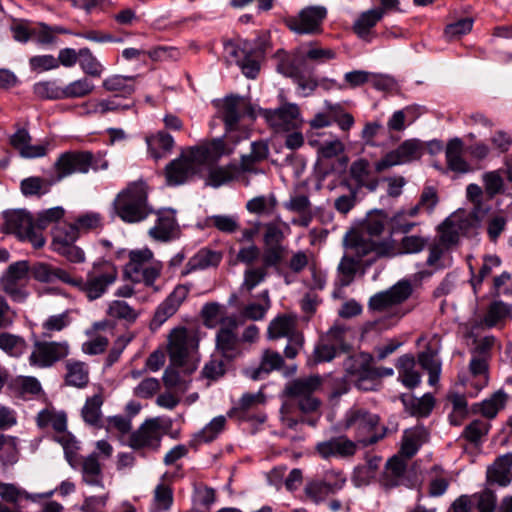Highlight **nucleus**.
Segmentation results:
<instances>
[{"mask_svg":"<svg viewBox=\"0 0 512 512\" xmlns=\"http://www.w3.org/2000/svg\"><path fill=\"white\" fill-rule=\"evenodd\" d=\"M268 276V271L262 266L248 267L244 271V279L242 283V289L251 292L260 283L264 282Z\"/></svg>","mask_w":512,"mask_h":512,"instance_id":"nucleus-64","label":"nucleus"},{"mask_svg":"<svg viewBox=\"0 0 512 512\" xmlns=\"http://www.w3.org/2000/svg\"><path fill=\"white\" fill-rule=\"evenodd\" d=\"M189 295V287L178 284L173 291L158 305L150 322V329L157 330L180 308Z\"/></svg>","mask_w":512,"mask_h":512,"instance_id":"nucleus-19","label":"nucleus"},{"mask_svg":"<svg viewBox=\"0 0 512 512\" xmlns=\"http://www.w3.org/2000/svg\"><path fill=\"white\" fill-rule=\"evenodd\" d=\"M424 153V145L419 139H407L396 149L386 153L375 163L376 172H383L393 166L419 160Z\"/></svg>","mask_w":512,"mask_h":512,"instance_id":"nucleus-12","label":"nucleus"},{"mask_svg":"<svg viewBox=\"0 0 512 512\" xmlns=\"http://www.w3.org/2000/svg\"><path fill=\"white\" fill-rule=\"evenodd\" d=\"M349 176L357 186L365 188L369 192H375L379 186V179L373 175L370 163L367 159L360 158L353 161L349 167Z\"/></svg>","mask_w":512,"mask_h":512,"instance_id":"nucleus-24","label":"nucleus"},{"mask_svg":"<svg viewBox=\"0 0 512 512\" xmlns=\"http://www.w3.org/2000/svg\"><path fill=\"white\" fill-rule=\"evenodd\" d=\"M3 222L0 231L4 234L14 235L19 241L30 243L33 248L40 249L45 245L46 239L36 229L34 217L25 209L5 210L1 214Z\"/></svg>","mask_w":512,"mask_h":512,"instance_id":"nucleus-7","label":"nucleus"},{"mask_svg":"<svg viewBox=\"0 0 512 512\" xmlns=\"http://www.w3.org/2000/svg\"><path fill=\"white\" fill-rule=\"evenodd\" d=\"M315 451L324 460L331 458L345 459L356 453L357 445L347 436L341 435L318 442Z\"/></svg>","mask_w":512,"mask_h":512,"instance_id":"nucleus-22","label":"nucleus"},{"mask_svg":"<svg viewBox=\"0 0 512 512\" xmlns=\"http://www.w3.org/2000/svg\"><path fill=\"white\" fill-rule=\"evenodd\" d=\"M421 446V435L417 431H405L401 447L399 450V455L401 458H405V460L411 459L419 450Z\"/></svg>","mask_w":512,"mask_h":512,"instance_id":"nucleus-59","label":"nucleus"},{"mask_svg":"<svg viewBox=\"0 0 512 512\" xmlns=\"http://www.w3.org/2000/svg\"><path fill=\"white\" fill-rule=\"evenodd\" d=\"M226 418L222 415L213 418L201 431L194 436V441L198 443H209L215 440L224 430Z\"/></svg>","mask_w":512,"mask_h":512,"instance_id":"nucleus-52","label":"nucleus"},{"mask_svg":"<svg viewBox=\"0 0 512 512\" xmlns=\"http://www.w3.org/2000/svg\"><path fill=\"white\" fill-rule=\"evenodd\" d=\"M195 340L185 327H176L169 334L168 354L173 366L184 367Z\"/></svg>","mask_w":512,"mask_h":512,"instance_id":"nucleus-20","label":"nucleus"},{"mask_svg":"<svg viewBox=\"0 0 512 512\" xmlns=\"http://www.w3.org/2000/svg\"><path fill=\"white\" fill-rule=\"evenodd\" d=\"M68 354L69 344L66 341L56 342L35 339L34 350L29 357V362L32 366L40 368L51 367Z\"/></svg>","mask_w":512,"mask_h":512,"instance_id":"nucleus-15","label":"nucleus"},{"mask_svg":"<svg viewBox=\"0 0 512 512\" xmlns=\"http://www.w3.org/2000/svg\"><path fill=\"white\" fill-rule=\"evenodd\" d=\"M372 363L373 357L368 353L352 356L345 363L347 373L353 378L359 390L371 391L376 388L379 374Z\"/></svg>","mask_w":512,"mask_h":512,"instance_id":"nucleus-11","label":"nucleus"},{"mask_svg":"<svg viewBox=\"0 0 512 512\" xmlns=\"http://www.w3.org/2000/svg\"><path fill=\"white\" fill-rule=\"evenodd\" d=\"M28 272V263L18 261L11 264L1 278L3 291L15 302H24L28 296L25 289Z\"/></svg>","mask_w":512,"mask_h":512,"instance_id":"nucleus-14","label":"nucleus"},{"mask_svg":"<svg viewBox=\"0 0 512 512\" xmlns=\"http://www.w3.org/2000/svg\"><path fill=\"white\" fill-rule=\"evenodd\" d=\"M78 55V63L82 71L88 76L99 78L104 71V66L92 51L87 47L81 48L78 51Z\"/></svg>","mask_w":512,"mask_h":512,"instance_id":"nucleus-47","label":"nucleus"},{"mask_svg":"<svg viewBox=\"0 0 512 512\" xmlns=\"http://www.w3.org/2000/svg\"><path fill=\"white\" fill-rule=\"evenodd\" d=\"M269 46L267 37L263 35L254 40L226 41L224 52L227 62L236 64L245 77L255 79Z\"/></svg>","mask_w":512,"mask_h":512,"instance_id":"nucleus-3","label":"nucleus"},{"mask_svg":"<svg viewBox=\"0 0 512 512\" xmlns=\"http://www.w3.org/2000/svg\"><path fill=\"white\" fill-rule=\"evenodd\" d=\"M490 428L491 425L487 421L476 419L464 428L461 437L472 444H477L488 434Z\"/></svg>","mask_w":512,"mask_h":512,"instance_id":"nucleus-58","label":"nucleus"},{"mask_svg":"<svg viewBox=\"0 0 512 512\" xmlns=\"http://www.w3.org/2000/svg\"><path fill=\"white\" fill-rule=\"evenodd\" d=\"M464 142L458 137L450 139L446 145L445 158L448 169L456 173H467L470 171L468 162L464 159Z\"/></svg>","mask_w":512,"mask_h":512,"instance_id":"nucleus-31","label":"nucleus"},{"mask_svg":"<svg viewBox=\"0 0 512 512\" xmlns=\"http://www.w3.org/2000/svg\"><path fill=\"white\" fill-rule=\"evenodd\" d=\"M267 333L270 339H279L290 338L291 335L299 332L295 330V323L291 317L281 315L270 322Z\"/></svg>","mask_w":512,"mask_h":512,"instance_id":"nucleus-46","label":"nucleus"},{"mask_svg":"<svg viewBox=\"0 0 512 512\" xmlns=\"http://www.w3.org/2000/svg\"><path fill=\"white\" fill-rule=\"evenodd\" d=\"M216 333V350L227 360H233L241 353L240 339L236 334L238 321L236 316H225L219 320Z\"/></svg>","mask_w":512,"mask_h":512,"instance_id":"nucleus-13","label":"nucleus"},{"mask_svg":"<svg viewBox=\"0 0 512 512\" xmlns=\"http://www.w3.org/2000/svg\"><path fill=\"white\" fill-rule=\"evenodd\" d=\"M380 416L360 406H353L346 411L343 419L345 430L353 432L356 441L364 447L372 446L390 434L396 433L398 424L380 426Z\"/></svg>","mask_w":512,"mask_h":512,"instance_id":"nucleus-2","label":"nucleus"},{"mask_svg":"<svg viewBox=\"0 0 512 512\" xmlns=\"http://www.w3.org/2000/svg\"><path fill=\"white\" fill-rule=\"evenodd\" d=\"M179 369H182L185 374H191L196 369V366L186 364L184 367H177L170 363V366L164 371L163 383L169 389L178 388L181 391H186L188 389V382L181 376Z\"/></svg>","mask_w":512,"mask_h":512,"instance_id":"nucleus-42","label":"nucleus"},{"mask_svg":"<svg viewBox=\"0 0 512 512\" xmlns=\"http://www.w3.org/2000/svg\"><path fill=\"white\" fill-rule=\"evenodd\" d=\"M237 171L238 167L235 164L213 168L209 171L207 184L218 188L232 181Z\"/></svg>","mask_w":512,"mask_h":512,"instance_id":"nucleus-55","label":"nucleus"},{"mask_svg":"<svg viewBox=\"0 0 512 512\" xmlns=\"http://www.w3.org/2000/svg\"><path fill=\"white\" fill-rule=\"evenodd\" d=\"M322 378L319 375L300 377L289 382L285 387L286 395L291 400L313 394L320 388Z\"/></svg>","mask_w":512,"mask_h":512,"instance_id":"nucleus-36","label":"nucleus"},{"mask_svg":"<svg viewBox=\"0 0 512 512\" xmlns=\"http://www.w3.org/2000/svg\"><path fill=\"white\" fill-rule=\"evenodd\" d=\"M327 10L322 6H309L302 9L297 17L287 21L290 30L298 34H314L321 30Z\"/></svg>","mask_w":512,"mask_h":512,"instance_id":"nucleus-21","label":"nucleus"},{"mask_svg":"<svg viewBox=\"0 0 512 512\" xmlns=\"http://www.w3.org/2000/svg\"><path fill=\"white\" fill-rule=\"evenodd\" d=\"M401 399L403 404L410 408L411 414L419 417H427L435 405L434 397L430 393L424 394L421 398L403 395Z\"/></svg>","mask_w":512,"mask_h":512,"instance_id":"nucleus-44","label":"nucleus"},{"mask_svg":"<svg viewBox=\"0 0 512 512\" xmlns=\"http://www.w3.org/2000/svg\"><path fill=\"white\" fill-rule=\"evenodd\" d=\"M94 90L93 83L86 77L77 79L63 86L64 99L83 98Z\"/></svg>","mask_w":512,"mask_h":512,"instance_id":"nucleus-57","label":"nucleus"},{"mask_svg":"<svg viewBox=\"0 0 512 512\" xmlns=\"http://www.w3.org/2000/svg\"><path fill=\"white\" fill-rule=\"evenodd\" d=\"M65 382L69 386L84 388L89 382V368L86 363L70 359L66 362Z\"/></svg>","mask_w":512,"mask_h":512,"instance_id":"nucleus-41","label":"nucleus"},{"mask_svg":"<svg viewBox=\"0 0 512 512\" xmlns=\"http://www.w3.org/2000/svg\"><path fill=\"white\" fill-rule=\"evenodd\" d=\"M136 76L112 75L105 78L102 87L108 91L116 93L118 97L128 99L136 90Z\"/></svg>","mask_w":512,"mask_h":512,"instance_id":"nucleus-38","label":"nucleus"},{"mask_svg":"<svg viewBox=\"0 0 512 512\" xmlns=\"http://www.w3.org/2000/svg\"><path fill=\"white\" fill-rule=\"evenodd\" d=\"M413 293V287L409 280H400L389 289L378 292L370 297L368 309L373 312L385 313L380 319L385 328L394 326L406 312L399 307Z\"/></svg>","mask_w":512,"mask_h":512,"instance_id":"nucleus-5","label":"nucleus"},{"mask_svg":"<svg viewBox=\"0 0 512 512\" xmlns=\"http://www.w3.org/2000/svg\"><path fill=\"white\" fill-rule=\"evenodd\" d=\"M407 470V461L398 455L391 457L381 477V485L386 489H392L403 482Z\"/></svg>","mask_w":512,"mask_h":512,"instance_id":"nucleus-33","label":"nucleus"},{"mask_svg":"<svg viewBox=\"0 0 512 512\" xmlns=\"http://www.w3.org/2000/svg\"><path fill=\"white\" fill-rule=\"evenodd\" d=\"M107 315L131 324L137 320L139 313L125 301L114 300L108 305Z\"/></svg>","mask_w":512,"mask_h":512,"instance_id":"nucleus-53","label":"nucleus"},{"mask_svg":"<svg viewBox=\"0 0 512 512\" xmlns=\"http://www.w3.org/2000/svg\"><path fill=\"white\" fill-rule=\"evenodd\" d=\"M147 144L151 155L155 159L162 157V154L157 151L161 150L163 153L170 152L174 146L173 137L166 131H159L155 135L147 138Z\"/></svg>","mask_w":512,"mask_h":512,"instance_id":"nucleus-50","label":"nucleus"},{"mask_svg":"<svg viewBox=\"0 0 512 512\" xmlns=\"http://www.w3.org/2000/svg\"><path fill=\"white\" fill-rule=\"evenodd\" d=\"M416 362L413 356L405 354L398 358L396 368L399 372V379L402 384L413 389L420 384L421 376L415 370Z\"/></svg>","mask_w":512,"mask_h":512,"instance_id":"nucleus-39","label":"nucleus"},{"mask_svg":"<svg viewBox=\"0 0 512 512\" xmlns=\"http://www.w3.org/2000/svg\"><path fill=\"white\" fill-rule=\"evenodd\" d=\"M79 237L78 230H76L73 223L64 222L54 227L51 248L69 262L83 263L85 261V253L80 247L75 245Z\"/></svg>","mask_w":512,"mask_h":512,"instance_id":"nucleus-9","label":"nucleus"},{"mask_svg":"<svg viewBox=\"0 0 512 512\" xmlns=\"http://www.w3.org/2000/svg\"><path fill=\"white\" fill-rule=\"evenodd\" d=\"M274 59L276 61V71L287 78H291L304 96L312 94L318 87L314 68L309 66L303 54L278 50Z\"/></svg>","mask_w":512,"mask_h":512,"instance_id":"nucleus-6","label":"nucleus"},{"mask_svg":"<svg viewBox=\"0 0 512 512\" xmlns=\"http://www.w3.org/2000/svg\"><path fill=\"white\" fill-rule=\"evenodd\" d=\"M82 477L87 485L103 487L102 467L97 452H93L83 459Z\"/></svg>","mask_w":512,"mask_h":512,"instance_id":"nucleus-40","label":"nucleus"},{"mask_svg":"<svg viewBox=\"0 0 512 512\" xmlns=\"http://www.w3.org/2000/svg\"><path fill=\"white\" fill-rule=\"evenodd\" d=\"M428 245V239L419 235L404 236L399 242L391 237L386 239L385 249L382 254H388V258H393L405 254H416L425 249Z\"/></svg>","mask_w":512,"mask_h":512,"instance_id":"nucleus-23","label":"nucleus"},{"mask_svg":"<svg viewBox=\"0 0 512 512\" xmlns=\"http://www.w3.org/2000/svg\"><path fill=\"white\" fill-rule=\"evenodd\" d=\"M157 215L156 224L149 229V235L154 240L166 242L172 238V234L177 226L174 211L171 209H161L155 211Z\"/></svg>","mask_w":512,"mask_h":512,"instance_id":"nucleus-28","label":"nucleus"},{"mask_svg":"<svg viewBox=\"0 0 512 512\" xmlns=\"http://www.w3.org/2000/svg\"><path fill=\"white\" fill-rule=\"evenodd\" d=\"M347 479L340 470H328L323 480L311 481L305 487L306 496L315 503L325 500L330 494L340 491Z\"/></svg>","mask_w":512,"mask_h":512,"instance_id":"nucleus-16","label":"nucleus"},{"mask_svg":"<svg viewBox=\"0 0 512 512\" xmlns=\"http://www.w3.org/2000/svg\"><path fill=\"white\" fill-rule=\"evenodd\" d=\"M507 395L499 390L495 392L489 399L482 401L479 406V412L488 419L496 417L498 412L504 408Z\"/></svg>","mask_w":512,"mask_h":512,"instance_id":"nucleus-54","label":"nucleus"},{"mask_svg":"<svg viewBox=\"0 0 512 512\" xmlns=\"http://www.w3.org/2000/svg\"><path fill=\"white\" fill-rule=\"evenodd\" d=\"M117 277L118 270L112 262L106 260L97 261L93 263L85 279L78 278L77 289L89 301H94L107 292L108 288L115 283Z\"/></svg>","mask_w":512,"mask_h":512,"instance_id":"nucleus-8","label":"nucleus"},{"mask_svg":"<svg viewBox=\"0 0 512 512\" xmlns=\"http://www.w3.org/2000/svg\"><path fill=\"white\" fill-rule=\"evenodd\" d=\"M300 112L296 104H285L278 109H265L263 116L270 126L277 130H288L298 118Z\"/></svg>","mask_w":512,"mask_h":512,"instance_id":"nucleus-26","label":"nucleus"},{"mask_svg":"<svg viewBox=\"0 0 512 512\" xmlns=\"http://www.w3.org/2000/svg\"><path fill=\"white\" fill-rule=\"evenodd\" d=\"M216 106L218 117L224 123V135L213 139L209 146H194L181 154L192 167H195L196 171L210 157L219 158L233 153L235 147L250 136V129L242 124V119L256 118L253 106L239 95L226 96L221 104Z\"/></svg>","mask_w":512,"mask_h":512,"instance_id":"nucleus-1","label":"nucleus"},{"mask_svg":"<svg viewBox=\"0 0 512 512\" xmlns=\"http://www.w3.org/2000/svg\"><path fill=\"white\" fill-rule=\"evenodd\" d=\"M65 215V209L61 206L52 207L49 209L42 210L37 213L34 218L36 229H39L41 233L49 225L59 222Z\"/></svg>","mask_w":512,"mask_h":512,"instance_id":"nucleus-60","label":"nucleus"},{"mask_svg":"<svg viewBox=\"0 0 512 512\" xmlns=\"http://www.w3.org/2000/svg\"><path fill=\"white\" fill-rule=\"evenodd\" d=\"M71 323L69 311L49 316L42 324V337L51 338L53 332H60Z\"/></svg>","mask_w":512,"mask_h":512,"instance_id":"nucleus-56","label":"nucleus"},{"mask_svg":"<svg viewBox=\"0 0 512 512\" xmlns=\"http://www.w3.org/2000/svg\"><path fill=\"white\" fill-rule=\"evenodd\" d=\"M384 244L386 239L376 241L358 233H353L344 240L346 252L354 256L364 267H369L378 258L388 257V254H382L385 249Z\"/></svg>","mask_w":512,"mask_h":512,"instance_id":"nucleus-10","label":"nucleus"},{"mask_svg":"<svg viewBox=\"0 0 512 512\" xmlns=\"http://www.w3.org/2000/svg\"><path fill=\"white\" fill-rule=\"evenodd\" d=\"M222 258V252L211 250L209 248H202L188 260L184 274L197 270H204L210 267H217L222 261Z\"/></svg>","mask_w":512,"mask_h":512,"instance_id":"nucleus-37","label":"nucleus"},{"mask_svg":"<svg viewBox=\"0 0 512 512\" xmlns=\"http://www.w3.org/2000/svg\"><path fill=\"white\" fill-rule=\"evenodd\" d=\"M91 161L90 151H67L59 155L53 167L58 183L64 178L74 174H85L89 171Z\"/></svg>","mask_w":512,"mask_h":512,"instance_id":"nucleus-17","label":"nucleus"},{"mask_svg":"<svg viewBox=\"0 0 512 512\" xmlns=\"http://www.w3.org/2000/svg\"><path fill=\"white\" fill-rule=\"evenodd\" d=\"M451 217L455 219V224L461 236L472 237L477 234L479 220L476 214H459Z\"/></svg>","mask_w":512,"mask_h":512,"instance_id":"nucleus-62","label":"nucleus"},{"mask_svg":"<svg viewBox=\"0 0 512 512\" xmlns=\"http://www.w3.org/2000/svg\"><path fill=\"white\" fill-rule=\"evenodd\" d=\"M27 348L28 344L23 337L8 332L0 333V349L9 356L18 358Z\"/></svg>","mask_w":512,"mask_h":512,"instance_id":"nucleus-45","label":"nucleus"},{"mask_svg":"<svg viewBox=\"0 0 512 512\" xmlns=\"http://www.w3.org/2000/svg\"><path fill=\"white\" fill-rule=\"evenodd\" d=\"M511 311V306L502 301H493L484 316V323L488 327H494L498 322L504 320Z\"/></svg>","mask_w":512,"mask_h":512,"instance_id":"nucleus-61","label":"nucleus"},{"mask_svg":"<svg viewBox=\"0 0 512 512\" xmlns=\"http://www.w3.org/2000/svg\"><path fill=\"white\" fill-rule=\"evenodd\" d=\"M277 205L276 197L271 194L269 197L264 195L254 197L246 203V209L253 214L269 213Z\"/></svg>","mask_w":512,"mask_h":512,"instance_id":"nucleus-63","label":"nucleus"},{"mask_svg":"<svg viewBox=\"0 0 512 512\" xmlns=\"http://www.w3.org/2000/svg\"><path fill=\"white\" fill-rule=\"evenodd\" d=\"M162 432L158 419H148L137 430L129 435L128 446L134 450L148 449L157 451L160 448Z\"/></svg>","mask_w":512,"mask_h":512,"instance_id":"nucleus-18","label":"nucleus"},{"mask_svg":"<svg viewBox=\"0 0 512 512\" xmlns=\"http://www.w3.org/2000/svg\"><path fill=\"white\" fill-rule=\"evenodd\" d=\"M284 365V359L279 352L266 349L263 351L260 364L257 367L245 369V375L256 381L264 379L272 371L279 370Z\"/></svg>","mask_w":512,"mask_h":512,"instance_id":"nucleus-27","label":"nucleus"},{"mask_svg":"<svg viewBox=\"0 0 512 512\" xmlns=\"http://www.w3.org/2000/svg\"><path fill=\"white\" fill-rule=\"evenodd\" d=\"M57 183L55 175L51 177L30 176L21 180L20 191L27 198H41L48 194Z\"/></svg>","mask_w":512,"mask_h":512,"instance_id":"nucleus-32","label":"nucleus"},{"mask_svg":"<svg viewBox=\"0 0 512 512\" xmlns=\"http://www.w3.org/2000/svg\"><path fill=\"white\" fill-rule=\"evenodd\" d=\"M512 453L499 456L487 470V481L506 487L512 481Z\"/></svg>","mask_w":512,"mask_h":512,"instance_id":"nucleus-30","label":"nucleus"},{"mask_svg":"<svg viewBox=\"0 0 512 512\" xmlns=\"http://www.w3.org/2000/svg\"><path fill=\"white\" fill-rule=\"evenodd\" d=\"M384 17V10L382 8H374L362 12L354 21L352 31L358 38L366 42H371L374 38V27Z\"/></svg>","mask_w":512,"mask_h":512,"instance_id":"nucleus-25","label":"nucleus"},{"mask_svg":"<svg viewBox=\"0 0 512 512\" xmlns=\"http://www.w3.org/2000/svg\"><path fill=\"white\" fill-rule=\"evenodd\" d=\"M103 403L104 396L102 392L96 393L86 399L85 404L81 409V416L87 425L97 429L104 428L101 410Z\"/></svg>","mask_w":512,"mask_h":512,"instance_id":"nucleus-34","label":"nucleus"},{"mask_svg":"<svg viewBox=\"0 0 512 512\" xmlns=\"http://www.w3.org/2000/svg\"><path fill=\"white\" fill-rule=\"evenodd\" d=\"M501 265V260L496 255H485L483 257V264L479 270L478 275L474 274L473 267L470 266V271L472 274V277L470 279V283L473 287L474 293L477 294L478 287L482 284L484 279L488 277L491 273L493 268H497Z\"/></svg>","mask_w":512,"mask_h":512,"instance_id":"nucleus-51","label":"nucleus"},{"mask_svg":"<svg viewBox=\"0 0 512 512\" xmlns=\"http://www.w3.org/2000/svg\"><path fill=\"white\" fill-rule=\"evenodd\" d=\"M0 498L4 503L12 504L13 507H20L19 504L22 500L35 502L37 496L28 493L15 484L0 482Z\"/></svg>","mask_w":512,"mask_h":512,"instance_id":"nucleus-43","label":"nucleus"},{"mask_svg":"<svg viewBox=\"0 0 512 512\" xmlns=\"http://www.w3.org/2000/svg\"><path fill=\"white\" fill-rule=\"evenodd\" d=\"M196 173L195 167H192L185 158L180 155L165 167L166 183L169 186L182 185Z\"/></svg>","mask_w":512,"mask_h":512,"instance_id":"nucleus-29","label":"nucleus"},{"mask_svg":"<svg viewBox=\"0 0 512 512\" xmlns=\"http://www.w3.org/2000/svg\"><path fill=\"white\" fill-rule=\"evenodd\" d=\"M360 270H362V274H364L365 267H363L354 256H350V254L345 252L336 269V284L340 287L351 285Z\"/></svg>","mask_w":512,"mask_h":512,"instance_id":"nucleus-35","label":"nucleus"},{"mask_svg":"<svg viewBox=\"0 0 512 512\" xmlns=\"http://www.w3.org/2000/svg\"><path fill=\"white\" fill-rule=\"evenodd\" d=\"M33 93L42 100H63V86L56 80L40 81L34 84Z\"/></svg>","mask_w":512,"mask_h":512,"instance_id":"nucleus-49","label":"nucleus"},{"mask_svg":"<svg viewBox=\"0 0 512 512\" xmlns=\"http://www.w3.org/2000/svg\"><path fill=\"white\" fill-rule=\"evenodd\" d=\"M72 223L81 236L101 229L103 227V216L98 212H86L75 217Z\"/></svg>","mask_w":512,"mask_h":512,"instance_id":"nucleus-48","label":"nucleus"},{"mask_svg":"<svg viewBox=\"0 0 512 512\" xmlns=\"http://www.w3.org/2000/svg\"><path fill=\"white\" fill-rule=\"evenodd\" d=\"M117 216L125 223H139L155 213L148 202V185L143 180L130 182L114 200Z\"/></svg>","mask_w":512,"mask_h":512,"instance_id":"nucleus-4","label":"nucleus"}]
</instances>
